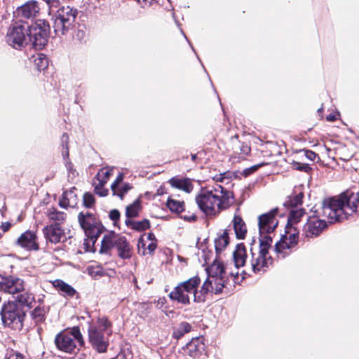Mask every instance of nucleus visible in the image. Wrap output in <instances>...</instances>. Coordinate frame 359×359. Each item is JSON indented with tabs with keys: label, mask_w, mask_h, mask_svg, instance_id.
Listing matches in <instances>:
<instances>
[{
	"label": "nucleus",
	"mask_w": 359,
	"mask_h": 359,
	"mask_svg": "<svg viewBox=\"0 0 359 359\" xmlns=\"http://www.w3.org/2000/svg\"><path fill=\"white\" fill-rule=\"evenodd\" d=\"M68 135L67 134H63L62 137V147L63 151H62V156L64 158L67 157L69 156V151L67 147V142H68Z\"/></svg>",
	"instance_id": "obj_43"
},
{
	"label": "nucleus",
	"mask_w": 359,
	"mask_h": 359,
	"mask_svg": "<svg viewBox=\"0 0 359 359\" xmlns=\"http://www.w3.org/2000/svg\"><path fill=\"white\" fill-rule=\"evenodd\" d=\"M40 8L37 1H29L18 7L15 11V15L20 18V21L33 19L39 13Z\"/></svg>",
	"instance_id": "obj_16"
},
{
	"label": "nucleus",
	"mask_w": 359,
	"mask_h": 359,
	"mask_svg": "<svg viewBox=\"0 0 359 359\" xmlns=\"http://www.w3.org/2000/svg\"><path fill=\"white\" fill-rule=\"evenodd\" d=\"M246 250L243 244L237 245L236 250L233 253V258L235 267L238 269L240 267L244 266L246 262Z\"/></svg>",
	"instance_id": "obj_22"
},
{
	"label": "nucleus",
	"mask_w": 359,
	"mask_h": 359,
	"mask_svg": "<svg viewBox=\"0 0 359 359\" xmlns=\"http://www.w3.org/2000/svg\"><path fill=\"white\" fill-rule=\"evenodd\" d=\"M95 203V198L90 193H86L83 195V204L86 208H91Z\"/></svg>",
	"instance_id": "obj_42"
},
{
	"label": "nucleus",
	"mask_w": 359,
	"mask_h": 359,
	"mask_svg": "<svg viewBox=\"0 0 359 359\" xmlns=\"http://www.w3.org/2000/svg\"><path fill=\"white\" fill-rule=\"evenodd\" d=\"M79 222L86 235L93 242H95L101 233L100 224L97 221L95 216L90 213H80Z\"/></svg>",
	"instance_id": "obj_14"
},
{
	"label": "nucleus",
	"mask_w": 359,
	"mask_h": 359,
	"mask_svg": "<svg viewBox=\"0 0 359 359\" xmlns=\"http://www.w3.org/2000/svg\"><path fill=\"white\" fill-rule=\"evenodd\" d=\"M126 224L130 227L132 229L142 231L146 230L149 228L150 223L148 219H143L142 221H133L130 219H127L126 220Z\"/></svg>",
	"instance_id": "obj_29"
},
{
	"label": "nucleus",
	"mask_w": 359,
	"mask_h": 359,
	"mask_svg": "<svg viewBox=\"0 0 359 359\" xmlns=\"http://www.w3.org/2000/svg\"><path fill=\"white\" fill-rule=\"evenodd\" d=\"M88 339L92 347L98 353L107 351L109 341V337L112 334V323L106 317H99L95 322L88 327Z\"/></svg>",
	"instance_id": "obj_5"
},
{
	"label": "nucleus",
	"mask_w": 359,
	"mask_h": 359,
	"mask_svg": "<svg viewBox=\"0 0 359 359\" xmlns=\"http://www.w3.org/2000/svg\"><path fill=\"white\" fill-rule=\"evenodd\" d=\"M118 234L110 232L105 234L102 240V244L100 249V253L108 254L110 250L115 247Z\"/></svg>",
	"instance_id": "obj_21"
},
{
	"label": "nucleus",
	"mask_w": 359,
	"mask_h": 359,
	"mask_svg": "<svg viewBox=\"0 0 359 359\" xmlns=\"http://www.w3.org/2000/svg\"><path fill=\"white\" fill-rule=\"evenodd\" d=\"M196 158V154H193V155H191V159H192L193 161H194Z\"/></svg>",
	"instance_id": "obj_61"
},
{
	"label": "nucleus",
	"mask_w": 359,
	"mask_h": 359,
	"mask_svg": "<svg viewBox=\"0 0 359 359\" xmlns=\"http://www.w3.org/2000/svg\"><path fill=\"white\" fill-rule=\"evenodd\" d=\"M324 214L342 222L353 213H359V192H345L337 197L325 199Z\"/></svg>",
	"instance_id": "obj_2"
},
{
	"label": "nucleus",
	"mask_w": 359,
	"mask_h": 359,
	"mask_svg": "<svg viewBox=\"0 0 359 359\" xmlns=\"http://www.w3.org/2000/svg\"><path fill=\"white\" fill-rule=\"evenodd\" d=\"M120 217V213L118 210L114 209L109 212V218L116 222L119 219Z\"/></svg>",
	"instance_id": "obj_48"
},
{
	"label": "nucleus",
	"mask_w": 359,
	"mask_h": 359,
	"mask_svg": "<svg viewBox=\"0 0 359 359\" xmlns=\"http://www.w3.org/2000/svg\"><path fill=\"white\" fill-rule=\"evenodd\" d=\"M45 238L51 243H60L65 237L64 231L58 224L46 226L43 229Z\"/></svg>",
	"instance_id": "obj_19"
},
{
	"label": "nucleus",
	"mask_w": 359,
	"mask_h": 359,
	"mask_svg": "<svg viewBox=\"0 0 359 359\" xmlns=\"http://www.w3.org/2000/svg\"><path fill=\"white\" fill-rule=\"evenodd\" d=\"M67 168L68 170V177L72 180L74 179L77 175V172L75 170L73 169L72 164L69 163L67 164Z\"/></svg>",
	"instance_id": "obj_46"
},
{
	"label": "nucleus",
	"mask_w": 359,
	"mask_h": 359,
	"mask_svg": "<svg viewBox=\"0 0 359 359\" xmlns=\"http://www.w3.org/2000/svg\"><path fill=\"white\" fill-rule=\"evenodd\" d=\"M157 194L158 195H163L164 194V189H163V187H160L159 189H158Z\"/></svg>",
	"instance_id": "obj_59"
},
{
	"label": "nucleus",
	"mask_w": 359,
	"mask_h": 359,
	"mask_svg": "<svg viewBox=\"0 0 359 359\" xmlns=\"http://www.w3.org/2000/svg\"><path fill=\"white\" fill-rule=\"evenodd\" d=\"M156 248V241H151V242H147L145 246V250L147 249L149 251V253H152Z\"/></svg>",
	"instance_id": "obj_49"
},
{
	"label": "nucleus",
	"mask_w": 359,
	"mask_h": 359,
	"mask_svg": "<svg viewBox=\"0 0 359 359\" xmlns=\"http://www.w3.org/2000/svg\"><path fill=\"white\" fill-rule=\"evenodd\" d=\"M53 285L64 296L73 297L76 293V290L71 285L61 280H54L53 282Z\"/></svg>",
	"instance_id": "obj_27"
},
{
	"label": "nucleus",
	"mask_w": 359,
	"mask_h": 359,
	"mask_svg": "<svg viewBox=\"0 0 359 359\" xmlns=\"http://www.w3.org/2000/svg\"><path fill=\"white\" fill-rule=\"evenodd\" d=\"M46 311L44 308L37 306L32 312V316L33 319L36 322H41L43 320Z\"/></svg>",
	"instance_id": "obj_40"
},
{
	"label": "nucleus",
	"mask_w": 359,
	"mask_h": 359,
	"mask_svg": "<svg viewBox=\"0 0 359 359\" xmlns=\"http://www.w3.org/2000/svg\"><path fill=\"white\" fill-rule=\"evenodd\" d=\"M304 215V210L302 208H296L291 210L286 227H294V225L300 221Z\"/></svg>",
	"instance_id": "obj_31"
},
{
	"label": "nucleus",
	"mask_w": 359,
	"mask_h": 359,
	"mask_svg": "<svg viewBox=\"0 0 359 359\" xmlns=\"http://www.w3.org/2000/svg\"><path fill=\"white\" fill-rule=\"evenodd\" d=\"M229 244V237L226 232H224L215 240V248L217 254L220 253Z\"/></svg>",
	"instance_id": "obj_32"
},
{
	"label": "nucleus",
	"mask_w": 359,
	"mask_h": 359,
	"mask_svg": "<svg viewBox=\"0 0 359 359\" xmlns=\"http://www.w3.org/2000/svg\"><path fill=\"white\" fill-rule=\"evenodd\" d=\"M5 359H25L24 356L19 353H11Z\"/></svg>",
	"instance_id": "obj_52"
},
{
	"label": "nucleus",
	"mask_w": 359,
	"mask_h": 359,
	"mask_svg": "<svg viewBox=\"0 0 359 359\" xmlns=\"http://www.w3.org/2000/svg\"><path fill=\"white\" fill-rule=\"evenodd\" d=\"M24 289V281L22 279L14 276L4 278L1 290L15 294L23 292Z\"/></svg>",
	"instance_id": "obj_18"
},
{
	"label": "nucleus",
	"mask_w": 359,
	"mask_h": 359,
	"mask_svg": "<svg viewBox=\"0 0 359 359\" xmlns=\"http://www.w3.org/2000/svg\"><path fill=\"white\" fill-rule=\"evenodd\" d=\"M227 175V173H223V174H220L219 176L217 178V181H220V182H223L224 178L226 177L225 176Z\"/></svg>",
	"instance_id": "obj_58"
},
{
	"label": "nucleus",
	"mask_w": 359,
	"mask_h": 359,
	"mask_svg": "<svg viewBox=\"0 0 359 359\" xmlns=\"http://www.w3.org/2000/svg\"><path fill=\"white\" fill-rule=\"evenodd\" d=\"M29 26L15 22L12 25L6 34L7 43L15 49H21L27 43Z\"/></svg>",
	"instance_id": "obj_13"
},
{
	"label": "nucleus",
	"mask_w": 359,
	"mask_h": 359,
	"mask_svg": "<svg viewBox=\"0 0 359 359\" xmlns=\"http://www.w3.org/2000/svg\"><path fill=\"white\" fill-rule=\"evenodd\" d=\"M201 282L200 278L196 276L180 283L170 292V299L184 305H189L191 299L194 302H205L201 288L198 290Z\"/></svg>",
	"instance_id": "obj_4"
},
{
	"label": "nucleus",
	"mask_w": 359,
	"mask_h": 359,
	"mask_svg": "<svg viewBox=\"0 0 359 359\" xmlns=\"http://www.w3.org/2000/svg\"><path fill=\"white\" fill-rule=\"evenodd\" d=\"M16 299L22 305L27 306H31L32 304L34 301V297L32 293L25 292L22 293H18Z\"/></svg>",
	"instance_id": "obj_36"
},
{
	"label": "nucleus",
	"mask_w": 359,
	"mask_h": 359,
	"mask_svg": "<svg viewBox=\"0 0 359 359\" xmlns=\"http://www.w3.org/2000/svg\"><path fill=\"white\" fill-rule=\"evenodd\" d=\"M141 200L137 198L132 204L128 205L126 209V216L128 219L136 217L141 210Z\"/></svg>",
	"instance_id": "obj_30"
},
{
	"label": "nucleus",
	"mask_w": 359,
	"mask_h": 359,
	"mask_svg": "<svg viewBox=\"0 0 359 359\" xmlns=\"http://www.w3.org/2000/svg\"><path fill=\"white\" fill-rule=\"evenodd\" d=\"M326 118L329 121H333L336 120L337 118L335 114H330L326 117Z\"/></svg>",
	"instance_id": "obj_57"
},
{
	"label": "nucleus",
	"mask_w": 359,
	"mask_h": 359,
	"mask_svg": "<svg viewBox=\"0 0 359 359\" xmlns=\"http://www.w3.org/2000/svg\"><path fill=\"white\" fill-rule=\"evenodd\" d=\"M232 222L236 237L238 239H243L247 233L245 223L241 216L236 215H234Z\"/></svg>",
	"instance_id": "obj_25"
},
{
	"label": "nucleus",
	"mask_w": 359,
	"mask_h": 359,
	"mask_svg": "<svg viewBox=\"0 0 359 359\" xmlns=\"http://www.w3.org/2000/svg\"><path fill=\"white\" fill-rule=\"evenodd\" d=\"M16 244L27 250H37L39 244L35 232L27 231L17 239Z\"/></svg>",
	"instance_id": "obj_17"
},
{
	"label": "nucleus",
	"mask_w": 359,
	"mask_h": 359,
	"mask_svg": "<svg viewBox=\"0 0 359 359\" xmlns=\"http://www.w3.org/2000/svg\"><path fill=\"white\" fill-rule=\"evenodd\" d=\"M113 170L114 168H102L97 173L95 176L96 180L102 184H106L112 175Z\"/></svg>",
	"instance_id": "obj_33"
},
{
	"label": "nucleus",
	"mask_w": 359,
	"mask_h": 359,
	"mask_svg": "<svg viewBox=\"0 0 359 359\" xmlns=\"http://www.w3.org/2000/svg\"><path fill=\"white\" fill-rule=\"evenodd\" d=\"M191 329V325L187 322H182L174 330L173 337L176 339H180L185 334L189 332Z\"/></svg>",
	"instance_id": "obj_35"
},
{
	"label": "nucleus",
	"mask_w": 359,
	"mask_h": 359,
	"mask_svg": "<svg viewBox=\"0 0 359 359\" xmlns=\"http://www.w3.org/2000/svg\"><path fill=\"white\" fill-rule=\"evenodd\" d=\"M182 218H183L184 220L192 222L196 219V216L194 214H191L190 215H182Z\"/></svg>",
	"instance_id": "obj_55"
},
{
	"label": "nucleus",
	"mask_w": 359,
	"mask_h": 359,
	"mask_svg": "<svg viewBox=\"0 0 359 359\" xmlns=\"http://www.w3.org/2000/svg\"><path fill=\"white\" fill-rule=\"evenodd\" d=\"M78 14L77 10L70 6H62L56 13L54 29L57 34L64 35L72 26Z\"/></svg>",
	"instance_id": "obj_11"
},
{
	"label": "nucleus",
	"mask_w": 359,
	"mask_h": 359,
	"mask_svg": "<svg viewBox=\"0 0 359 359\" xmlns=\"http://www.w3.org/2000/svg\"><path fill=\"white\" fill-rule=\"evenodd\" d=\"M293 165L296 170H302L305 172H307L308 170H310V167L309 166L308 164L306 163L302 164L298 162H294Z\"/></svg>",
	"instance_id": "obj_45"
},
{
	"label": "nucleus",
	"mask_w": 359,
	"mask_h": 359,
	"mask_svg": "<svg viewBox=\"0 0 359 359\" xmlns=\"http://www.w3.org/2000/svg\"><path fill=\"white\" fill-rule=\"evenodd\" d=\"M302 198H303L302 194H299L297 195L294 198V201H292V205H297L298 204L301 203Z\"/></svg>",
	"instance_id": "obj_53"
},
{
	"label": "nucleus",
	"mask_w": 359,
	"mask_h": 359,
	"mask_svg": "<svg viewBox=\"0 0 359 359\" xmlns=\"http://www.w3.org/2000/svg\"><path fill=\"white\" fill-rule=\"evenodd\" d=\"M140 4H144V6H150L156 0H136Z\"/></svg>",
	"instance_id": "obj_56"
},
{
	"label": "nucleus",
	"mask_w": 359,
	"mask_h": 359,
	"mask_svg": "<svg viewBox=\"0 0 359 359\" xmlns=\"http://www.w3.org/2000/svg\"><path fill=\"white\" fill-rule=\"evenodd\" d=\"M132 189L129 183H123L111 189L113 194L118 196L121 199L123 198L124 195Z\"/></svg>",
	"instance_id": "obj_37"
},
{
	"label": "nucleus",
	"mask_w": 359,
	"mask_h": 359,
	"mask_svg": "<svg viewBox=\"0 0 359 359\" xmlns=\"http://www.w3.org/2000/svg\"><path fill=\"white\" fill-rule=\"evenodd\" d=\"M250 152V147L247 144H242L238 147V148L235 149L233 153L230 157V161L233 163H238L241 160L245 159Z\"/></svg>",
	"instance_id": "obj_26"
},
{
	"label": "nucleus",
	"mask_w": 359,
	"mask_h": 359,
	"mask_svg": "<svg viewBox=\"0 0 359 359\" xmlns=\"http://www.w3.org/2000/svg\"><path fill=\"white\" fill-rule=\"evenodd\" d=\"M50 27L44 20H38L28 28V36L36 49H42L47 43Z\"/></svg>",
	"instance_id": "obj_12"
},
{
	"label": "nucleus",
	"mask_w": 359,
	"mask_h": 359,
	"mask_svg": "<svg viewBox=\"0 0 359 359\" xmlns=\"http://www.w3.org/2000/svg\"><path fill=\"white\" fill-rule=\"evenodd\" d=\"M34 63L39 70H42L48 67V62L46 57L43 54H39L34 59Z\"/></svg>",
	"instance_id": "obj_39"
},
{
	"label": "nucleus",
	"mask_w": 359,
	"mask_h": 359,
	"mask_svg": "<svg viewBox=\"0 0 359 359\" xmlns=\"http://www.w3.org/2000/svg\"><path fill=\"white\" fill-rule=\"evenodd\" d=\"M46 215L50 221L55 222L58 224L62 222L66 217V214L64 212L58 211L54 207L48 208Z\"/></svg>",
	"instance_id": "obj_28"
},
{
	"label": "nucleus",
	"mask_w": 359,
	"mask_h": 359,
	"mask_svg": "<svg viewBox=\"0 0 359 359\" xmlns=\"http://www.w3.org/2000/svg\"><path fill=\"white\" fill-rule=\"evenodd\" d=\"M228 266H224L218 259H215L212 264L207 267L208 277L201 287L205 298L210 292L219 294L226 287L228 274L234 278L235 282L238 280V272L228 271Z\"/></svg>",
	"instance_id": "obj_3"
},
{
	"label": "nucleus",
	"mask_w": 359,
	"mask_h": 359,
	"mask_svg": "<svg viewBox=\"0 0 359 359\" xmlns=\"http://www.w3.org/2000/svg\"><path fill=\"white\" fill-rule=\"evenodd\" d=\"M43 1H45L48 5L50 11H52L53 8H57L60 4L59 0H43Z\"/></svg>",
	"instance_id": "obj_51"
},
{
	"label": "nucleus",
	"mask_w": 359,
	"mask_h": 359,
	"mask_svg": "<svg viewBox=\"0 0 359 359\" xmlns=\"http://www.w3.org/2000/svg\"><path fill=\"white\" fill-rule=\"evenodd\" d=\"M300 153H303L306 158L312 161H315V159L317 157V154L315 152L310 150H302L300 151Z\"/></svg>",
	"instance_id": "obj_44"
},
{
	"label": "nucleus",
	"mask_w": 359,
	"mask_h": 359,
	"mask_svg": "<svg viewBox=\"0 0 359 359\" xmlns=\"http://www.w3.org/2000/svg\"><path fill=\"white\" fill-rule=\"evenodd\" d=\"M195 201L199 209L209 217L216 216L233 203L232 192L219 184L210 189H202Z\"/></svg>",
	"instance_id": "obj_1"
},
{
	"label": "nucleus",
	"mask_w": 359,
	"mask_h": 359,
	"mask_svg": "<svg viewBox=\"0 0 359 359\" xmlns=\"http://www.w3.org/2000/svg\"><path fill=\"white\" fill-rule=\"evenodd\" d=\"M77 196L75 193V189L65 191L63 192L59 205L62 208L74 207L76 205Z\"/></svg>",
	"instance_id": "obj_24"
},
{
	"label": "nucleus",
	"mask_w": 359,
	"mask_h": 359,
	"mask_svg": "<svg viewBox=\"0 0 359 359\" xmlns=\"http://www.w3.org/2000/svg\"><path fill=\"white\" fill-rule=\"evenodd\" d=\"M115 247L117 249L118 256L122 259H128L132 255V248L126 237L118 236Z\"/></svg>",
	"instance_id": "obj_20"
},
{
	"label": "nucleus",
	"mask_w": 359,
	"mask_h": 359,
	"mask_svg": "<svg viewBox=\"0 0 359 359\" xmlns=\"http://www.w3.org/2000/svg\"><path fill=\"white\" fill-rule=\"evenodd\" d=\"M123 180V174L119 173L118 175L116 177V179L115 181L112 183L111 186V189H114V187H117L119 184H121L122 181Z\"/></svg>",
	"instance_id": "obj_50"
},
{
	"label": "nucleus",
	"mask_w": 359,
	"mask_h": 359,
	"mask_svg": "<svg viewBox=\"0 0 359 359\" xmlns=\"http://www.w3.org/2000/svg\"><path fill=\"white\" fill-rule=\"evenodd\" d=\"M104 184H102L100 182H98V184L94 182L95 191L97 195L100 196H106L108 194V190L104 187Z\"/></svg>",
	"instance_id": "obj_41"
},
{
	"label": "nucleus",
	"mask_w": 359,
	"mask_h": 359,
	"mask_svg": "<svg viewBox=\"0 0 359 359\" xmlns=\"http://www.w3.org/2000/svg\"><path fill=\"white\" fill-rule=\"evenodd\" d=\"M146 236V240L144 238V236H142L138 241V252L140 254L141 253V248H142L143 251L142 254L144 255L146 254L145 252V246L147 245V242H151V241H156L155 236L152 233H149L147 235H144Z\"/></svg>",
	"instance_id": "obj_38"
},
{
	"label": "nucleus",
	"mask_w": 359,
	"mask_h": 359,
	"mask_svg": "<svg viewBox=\"0 0 359 359\" xmlns=\"http://www.w3.org/2000/svg\"><path fill=\"white\" fill-rule=\"evenodd\" d=\"M325 207V200L323 202L322 206L313 211L309 217L303 228V233L306 238L317 237L327 228V223L339 222L324 214Z\"/></svg>",
	"instance_id": "obj_6"
},
{
	"label": "nucleus",
	"mask_w": 359,
	"mask_h": 359,
	"mask_svg": "<svg viewBox=\"0 0 359 359\" xmlns=\"http://www.w3.org/2000/svg\"><path fill=\"white\" fill-rule=\"evenodd\" d=\"M213 257L214 253L212 252H206L205 250H203L202 257L204 259L207 264H208V263L211 261V259L213 258Z\"/></svg>",
	"instance_id": "obj_47"
},
{
	"label": "nucleus",
	"mask_w": 359,
	"mask_h": 359,
	"mask_svg": "<svg viewBox=\"0 0 359 359\" xmlns=\"http://www.w3.org/2000/svg\"><path fill=\"white\" fill-rule=\"evenodd\" d=\"M166 205L171 212L175 213L182 212L184 209V203L183 201H180L171 198H168Z\"/></svg>",
	"instance_id": "obj_34"
},
{
	"label": "nucleus",
	"mask_w": 359,
	"mask_h": 359,
	"mask_svg": "<svg viewBox=\"0 0 359 359\" xmlns=\"http://www.w3.org/2000/svg\"><path fill=\"white\" fill-rule=\"evenodd\" d=\"M3 323L13 330H20L23 326L24 313L18 306L8 302L3 305L1 311Z\"/></svg>",
	"instance_id": "obj_10"
},
{
	"label": "nucleus",
	"mask_w": 359,
	"mask_h": 359,
	"mask_svg": "<svg viewBox=\"0 0 359 359\" xmlns=\"http://www.w3.org/2000/svg\"><path fill=\"white\" fill-rule=\"evenodd\" d=\"M4 277L0 276V290H1Z\"/></svg>",
	"instance_id": "obj_60"
},
{
	"label": "nucleus",
	"mask_w": 359,
	"mask_h": 359,
	"mask_svg": "<svg viewBox=\"0 0 359 359\" xmlns=\"http://www.w3.org/2000/svg\"><path fill=\"white\" fill-rule=\"evenodd\" d=\"M272 244V238L267 236L259 238V247L257 251L251 248L250 266L255 273H263L271 264L269 249Z\"/></svg>",
	"instance_id": "obj_7"
},
{
	"label": "nucleus",
	"mask_w": 359,
	"mask_h": 359,
	"mask_svg": "<svg viewBox=\"0 0 359 359\" xmlns=\"http://www.w3.org/2000/svg\"><path fill=\"white\" fill-rule=\"evenodd\" d=\"M55 343L58 349L66 353H73L77 346H82L84 340L78 327H74L69 331L59 333Z\"/></svg>",
	"instance_id": "obj_8"
},
{
	"label": "nucleus",
	"mask_w": 359,
	"mask_h": 359,
	"mask_svg": "<svg viewBox=\"0 0 359 359\" xmlns=\"http://www.w3.org/2000/svg\"><path fill=\"white\" fill-rule=\"evenodd\" d=\"M278 208H274L270 212L263 214L259 217V229L260 238L270 236L277 227L278 221L276 218Z\"/></svg>",
	"instance_id": "obj_15"
},
{
	"label": "nucleus",
	"mask_w": 359,
	"mask_h": 359,
	"mask_svg": "<svg viewBox=\"0 0 359 359\" xmlns=\"http://www.w3.org/2000/svg\"><path fill=\"white\" fill-rule=\"evenodd\" d=\"M299 241V231L296 227H286L285 234L275 245V252L277 257L283 259L289 255L297 245Z\"/></svg>",
	"instance_id": "obj_9"
},
{
	"label": "nucleus",
	"mask_w": 359,
	"mask_h": 359,
	"mask_svg": "<svg viewBox=\"0 0 359 359\" xmlns=\"http://www.w3.org/2000/svg\"><path fill=\"white\" fill-rule=\"evenodd\" d=\"M11 224L10 222L2 223L0 226V229L2 230L3 233L6 232L11 228Z\"/></svg>",
	"instance_id": "obj_54"
},
{
	"label": "nucleus",
	"mask_w": 359,
	"mask_h": 359,
	"mask_svg": "<svg viewBox=\"0 0 359 359\" xmlns=\"http://www.w3.org/2000/svg\"><path fill=\"white\" fill-rule=\"evenodd\" d=\"M169 183L172 187L183 190L187 193H190L193 189L192 183L187 178L175 177L169 180Z\"/></svg>",
	"instance_id": "obj_23"
}]
</instances>
